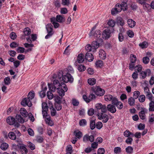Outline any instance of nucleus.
<instances>
[{
    "label": "nucleus",
    "instance_id": "obj_43",
    "mask_svg": "<svg viewBox=\"0 0 154 154\" xmlns=\"http://www.w3.org/2000/svg\"><path fill=\"white\" fill-rule=\"evenodd\" d=\"M72 147L71 145H69L67 147L66 150L67 152L66 154H71L72 153Z\"/></svg>",
    "mask_w": 154,
    "mask_h": 154
},
{
    "label": "nucleus",
    "instance_id": "obj_37",
    "mask_svg": "<svg viewBox=\"0 0 154 154\" xmlns=\"http://www.w3.org/2000/svg\"><path fill=\"white\" fill-rule=\"evenodd\" d=\"M130 60L131 63H135L137 60L136 56L133 54H131L130 56Z\"/></svg>",
    "mask_w": 154,
    "mask_h": 154
},
{
    "label": "nucleus",
    "instance_id": "obj_16",
    "mask_svg": "<svg viewBox=\"0 0 154 154\" xmlns=\"http://www.w3.org/2000/svg\"><path fill=\"white\" fill-rule=\"evenodd\" d=\"M107 110L112 113H114L116 111L115 106L111 104H109L107 105Z\"/></svg>",
    "mask_w": 154,
    "mask_h": 154
},
{
    "label": "nucleus",
    "instance_id": "obj_32",
    "mask_svg": "<svg viewBox=\"0 0 154 154\" xmlns=\"http://www.w3.org/2000/svg\"><path fill=\"white\" fill-rule=\"evenodd\" d=\"M8 136L10 139L12 140H15L16 138V135L12 132H11L9 133Z\"/></svg>",
    "mask_w": 154,
    "mask_h": 154
},
{
    "label": "nucleus",
    "instance_id": "obj_10",
    "mask_svg": "<svg viewBox=\"0 0 154 154\" xmlns=\"http://www.w3.org/2000/svg\"><path fill=\"white\" fill-rule=\"evenodd\" d=\"M17 145L20 148V152L22 154H26L27 153L28 150L24 145L18 143Z\"/></svg>",
    "mask_w": 154,
    "mask_h": 154
},
{
    "label": "nucleus",
    "instance_id": "obj_47",
    "mask_svg": "<svg viewBox=\"0 0 154 154\" xmlns=\"http://www.w3.org/2000/svg\"><path fill=\"white\" fill-rule=\"evenodd\" d=\"M95 122L94 120H91L90 122V127L91 130H93L95 128Z\"/></svg>",
    "mask_w": 154,
    "mask_h": 154
},
{
    "label": "nucleus",
    "instance_id": "obj_30",
    "mask_svg": "<svg viewBox=\"0 0 154 154\" xmlns=\"http://www.w3.org/2000/svg\"><path fill=\"white\" fill-rule=\"evenodd\" d=\"M139 46L142 49L146 48L148 46V44L146 42L144 41L139 44Z\"/></svg>",
    "mask_w": 154,
    "mask_h": 154
},
{
    "label": "nucleus",
    "instance_id": "obj_6",
    "mask_svg": "<svg viewBox=\"0 0 154 154\" xmlns=\"http://www.w3.org/2000/svg\"><path fill=\"white\" fill-rule=\"evenodd\" d=\"M62 79L63 81L65 83H72L73 81V78L70 74H67L66 75H63Z\"/></svg>",
    "mask_w": 154,
    "mask_h": 154
},
{
    "label": "nucleus",
    "instance_id": "obj_61",
    "mask_svg": "<svg viewBox=\"0 0 154 154\" xmlns=\"http://www.w3.org/2000/svg\"><path fill=\"white\" fill-rule=\"evenodd\" d=\"M54 4L55 6L57 8H59L60 6V1L59 0H55L54 1Z\"/></svg>",
    "mask_w": 154,
    "mask_h": 154
},
{
    "label": "nucleus",
    "instance_id": "obj_46",
    "mask_svg": "<svg viewBox=\"0 0 154 154\" xmlns=\"http://www.w3.org/2000/svg\"><path fill=\"white\" fill-rule=\"evenodd\" d=\"M85 49L88 51H94V49H93L92 47L90 45H89V44L85 46Z\"/></svg>",
    "mask_w": 154,
    "mask_h": 154
},
{
    "label": "nucleus",
    "instance_id": "obj_33",
    "mask_svg": "<svg viewBox=\"0 0 154 154\" xmlns=\"http://www.w3.org/2000/svg\"><path fill=\"white\" fill-rule=\"evenodd\" d=\"M23 32L25 35H28L31 33V30L28 27L24 29Z\"/></svg>",
    "mask_w": 154,
    "mask_h": 154
},
{
    "label": "nucleus",
    "instance_id": "obj_17",
    "mask_svg": "<svg viewBox=\"0 0 154 154\" xmlns=\"http://www.w3.org/2000/svg\"><path fill=\"white\" fill-rule=\"evenodd\" d=\"M7 122L9 125H13L15 122V120L13 117L9 116L7 118Z\"/></svg>",
    "mask_w": 154,
    "mask_h": 154
},
{
    "label": "nucleus",
    "instance_id": "obj_41",
    "mask_svg": "<svg viewBox=\"0 0 154 154\" xmlns=\"http://www.w3.org/2000/svg\"><path fill=\"white\" fill-rule=\"evenodd\" d=\"M116 22L113 20H109L107 23V24L110 26L114 27L115 25Z\"/></svg>",
    "mask_w": 154,
    "mask_h": 154
},
{
    "label": "nucleus",
    "instance_id": "obj_40",
    "mask_svg": "<svg viewBox=\"0 0 154 154\" xmlns=\"http://www.w3.org/2000/svg\"><path fill=\"white\" fill-rule=\"evenodd\" d=\"M112 97V95L110 94H108L104 96V99L106 101H107L111 100Z\"/></svg>",
    "mask_w": 154,
    "mask_h": 154
},
{
    "label": "nucleus",
    "instance_id": "obj_49",
    "mask_svg": "<svg viewBox=\"0 0 154 154\" xmlns=\"http://www.w3.org/2000/svg\"><path fill=\"white\" fill-rule=\"evenodd\" d=\"M135 69L136 72L137 71L138 72H140L142 70V66L140 65H137L135 67Z\"/></svg>",
    "mask_w": 154,
    "mask_h": 154
},
{
    "label": "nucleus",
    "instance_id": "obj_22",
    "mask_svg": "<svg viewBox=\"0 0 154 154\" xmlns=\"http://www.w3.org/2000/svg\"><path fill=\"white\" fill-rule=\"evenodd\" d=\"M84 55L82 54H80L78 55L77 60L79 63H81L84 60Z\"/></svg>",
    "mask_w": 154,
    "mask_h": 154
},
{
    "label": "nucleus",
    "instance_id": "obj_58",
    "mask_svg": "<svg viewBox=\"0 0 154 154\" xmlns=\"http://www.w3.org/2000/svg\"><path fill=\"white\" fill-rule=\"evenodd\" d=\"M68 11L67 9L66 8H61L60 12L62 14H65L67 13Z\"/></svg>",
    "mask_w": 154,
    "mask_h": 154
},
{
    "label": "nucleus",
    "instance_id": "obj_54",
    "mask_svg": "<svg viewBox=\"0 0 154 154\" xmlns=\"http://www.w3.org/2000/svg\"><path fill=\"white\" fill-rule=\"evenodd\" d=\"M149 61V59L147 57H144L143 58V62L145 64L148 63Z\"/></svg>",
    "mask_w": 154,
    "mask_h": 154
},
{
    "label": "nucleus",
    "instance_id": "obj_4",
    "mask_svg": "<svg viewBox=\"0 0 154 154\" xmlns=\"http://www.w3.org/2000/svg\"><path fill=\"white\" fill-rule=\"evenodd\" d=\"M92 90L96 95L98 96H103L104 94V90L100 88L99 86L93 87L92 88Z\"/></svg>",
    "mask_w": 154,
    "mask_h": 154
},
{
    "label": "nucleus",
    "instance_id": "obj_21",
    "mask_svg": "<svg viewBox=\"0 0 154 154\" xmlns=\"http://www.w3.org/2000/svg\"><path fill=\"white\" fill-rule=\"evenodd\" d=\"M46 28L47 32L54 33L53 26L51 23H49L46 25Z\"/></svg>",
    "mask_w": 154,
    "mask_h": 154
},
{
    "label": "nucleus",
    "instance_id": "obj_27",
    "mask_svg": "<svg viewBox=\"0 0 154 154\" xmlns=\"http://www.w3.org/2000/svg\"><path fill=\"white\" fill-rule=\"evenodd\" d=\"M128 23L129 26L131 28L134 27L135 25V22L132 19H129L128 20Z\"/></svg>",
    "mask_w": 154,
    "mask_h": 154
},
{
    "label": "nucleus",
    "instance_id": "obj_7",
    "mask_svg": "<svg viewBox=\"0 0 154 154\" xmlns=\"http://www.w3.org/2000/svg\"><path fill=\"white\" fill-rule=\"evenodd\" d=\"M95 107L97 109H100L102 113H105L107 111V107L105 105H102L101 103L96 104Z\"/></svg>",
    "mask_w": 154,
    "mask_h": 154
},
{
    "label": "nucleus",
    "instance_id": "obj_26",
    "mask_svg": "<svg viewBox=\"0 0 154 154\" xmlns=\"http://www.w3.org/2000/svg\"><path fill=\"white\" fill-rule=\"evenodd\" d=\"M62 99V97H60L57 95H55L54 97V100L57 103H60Z\"/></svg>",
    "mask_w": 154,
    "mask_h": 154
},
{
    "label": "nucleus",
    "instance_id": "obj_3",
    "mask_svg": "<svg viewBox=\"0 0 154 154\" xmlns=\"http://www.w3.org/2000/svg\"><path fill=\"white\" fill-rule=\"evenodd\" d=\"M57 93L60 96L62 97L65 95V93L67 91V88L66 84L63 83H60V88L57 90Z\"/></svg>",
    "mask_w": 154,
    "mask_h": 154
},
{
    "label": "nucleus",
    "instance_id": "obj_63",
    "mask_svg": "<svg viewBox=\"0 0 154 154\" xmlns=\"http://www.w3.org/2000/svg\"><path fill=\"white\" fill-rule=\"evenodd\" d=\"M94 113V110L92 108L90 109L88 111V114L90 116L93 115Z\"/></svg>",
    "mask_w": 154,
    "mask_h": 154
},
{
    "label": "nucleus",
    "instance_id": "obj_18",
    "mask_svg": "<svg viewBox=\"0 0 154 154\" xmlns=\"http://www.w3.org/2000/svg\"><path fill=\"white\" fill-rule=\"evenodd\" d=\"M85 58L89 62H91L94 59V57L92 54L91 53H87L85 56Z\"/></svg>",
    "mask_w": 154,
    "mask_h": 154
},
{
    "label": "nucleus",
    "instance_id": "obj_35",
    "mask_svg": "<svg viewBox=\"0 0 154 154\" xmlns=\"http://www.w3.org/2000/svg\"><path fill=\"white\" fill-rule=\"evenodd\" d=\"M88 83L90 85H93L96 82V80L94 78L89 79L88 80Z\"/></svg>",
    "mask_w": 154,
    "mask_h": 154
},
{
    "label": "nucleus",
    "instance_id": "obj_57",
    "mask_svg": "<svg viewBox=\"0 0 154 154\" xmlns=\"http://www.w3.org/2000/svg\"><path fill=\"white\" fill-rule=\"evenodd\" d=\"M4 81L5 85H8L10 83V79L9 77H6L4 79Z\"/></svg>",
    "mask_w": 154,
    "mask_h": 154
},
{
    "label": "nucleus",
    "instance_id": "obj_50",
    "mask_svg": "<svg viewBox=\"0 0 154 154\" xmlns=\"http://www.w3.org/2000/svg\"><path fill=\"white\" fill-rule=\"evenodd\" d=\"M47 96L48 99L50 100L52 99L54 97L53 94L50 91L47 92Z\"/></svg>",
    "mask_w": 154,
    "mask_h": 154
},
{
    "label": "nucleus",
    "instance_id": "obj_28",
    "mask_svg": "<svg viewBox=\"0 0 154 154\" xmlns=\"http://www.w3.org/2000/svg\"><path fill=\"white\" fill-rule=\"evenodd\" d=\"M91 46L94 51L96 49L99 47V43L97 41H94L91 44Z\"/></svg>",
    "mask_w": 154,
    "mask_h": 154
},
{
    "label": "nucleus",
    "instance_id": "obj_14",
    "mask_svg": "<svg viewBox=\"0 0 154 154\" xmlns=\"http://www.w3.org/2000/svg\"><path fill=\"white\" fill-rule=\"evenodd\" d=\"M45 121L47 124L50 126H52L53 125L52 121L51 120V117L50 115H47V113L45 114Z\"/></svg>",
    "mask_w": 154,
    "mask_h": 154
},
{
    "label": "nucleus",
    "instance_id": "obj_29",
    "mask_svg": "<svg viewBox=\"0 0 154 154\" xmlns=\"http://www.w3.org/2000/svg\"><path fill=\"white\" fill-rule=\"evenodd\" d=\"M135 100L134 98L131 97L128 98V102L129 105L131 106H133L134 105Z\"/></svg>",
    "mask_w": 154,
    "mask_h": 154
},
{
    "label": "nucleus",
    "instance_id": "obj_52",
    "mask_svg": "<svg viewBox=\"0 0 154 154\" xmlns=\"http://www.w3.org/2000/svg\"><path fill=\"white\" fill-rule=\"evenodd\" d=\"M145 97L144 95H140L139 97V100L140 102L142 103L145 100Z\"/></svg>",
    "mask_w": 154,
    "mask_h": 154
},
{
    "label": "nucleus",
    "instance_id": "obj_34",
    "mask_svg": "<svg viewBox=\"0 0 154 154\" xmlns=\"http://www.w3.org/2000/svg\"><path fill=\"white\" fill-rule=\"evenodd\" d=\"M117 23L121 26H123L124 24L123 19L121 17H119L117 19Z\"/></svg>",
    "mask_w": 154,
    "mask_h": 154
},
{
    "label": "nucleus",
    "instance_id": "obj_25",
    "mask_svg": "<svg viewBox=\"0 0 154 154\" xmlns=\"http://www.w3.org/2000/svg\"><path fill=\"white\" fill-rule=\"evenodd\" d=\"M74 134L77 138L80 139L82 136V133L79 131H75L74 132Z\"/></svg>",
    "mask_w": 154,
    "mask_h": 154
},
{
    "label": "nucleus",
    "instance_id": "obj_8",
    "mask_svg": "<svg viewBox=\"0 0 154 154\" xmlns=\"http://www.w3.org/2000/svg\"><path fill=\"white\" fill-rule=\"evenodd\" d=\"M147 110L145 108H141V111L139 112V115L140 118L142 119H144L146 118L145 114L147 113Z\"/></svg>",
    "mask_w": 154,
    "mask_h": 154
},
{
    "label": "nucleus",
    "instance_id": "obj_11",
    "mask_svg": "<svg viewBox=\"0 0 154 154\" xmlns=\"http://www.w3.org/2000/svg\"><path fill=\"white\" fill-rule=\"evenodd\" d=\"M150 70L149 69H146L144 71H142L140 73V78L141 79H145L147 75H149L150 73Z\"/></svg>",
    "mask_w": 154,
    "mask_h": 154
},
{
    "label": "nucleus",
    "instance_id": "obj_64",
    "mask_svg": "<svg viewBox=\"0 0 154 154\" xmlns=\"http://www.w3.org/2000/svg\"><path fill=\"white\" fill-rule=\"evenodd\" d=\"M103 125L101 122H98L96 124L97 128L98 129H100L103 127Z\"/></svg>",
    "mask_w": 154,
    "mask_h": 154
},
{
    "label": "nucleus",
    "instance_id": "obj_55",
    "mask_svg": "<svg viewBox=\"0 0 154 154\" xmlns=\"http://www.w3.org/2000/svg\"><path fill=\"white\" fill-rule=\"evenodd\" d=\"M140 94V92L138 91H136L134 92L133 97L135 99H137Z\"/></svg>",
    "mask_w": 154,
    "mask_h": 154
},
{
    "label": "nucleus",
    "instance_id": "obj_48",
    "mask_svg": "<svg viewBox=\"0 0 154 154\" xmlns=\"http://www.w3.org/2000/svg\"><path fill=\"white\" fill-rule=\"evenodd\" d=\"M126 151L128 153H131L133 152V149L131 146H129L125 149Z\"/></svg>",
    "mask_w": 154,
    "mask_h": 154
},
{
    "label": "nucleus",
    "instance_id": "obj_31",
    "mask_svg": "<svg viewBox=\"0 0 154 154\" xmlns=\"http://www.w3.org/2000/svg\"><path fill=\"white\" fill-rule=\"evenodd\" d=\"M8 147V145L5 143L2 144L0 146L1 149L3 150H5L7 149Z\"/></svg>",
    "mask_w": 154,
    "mask_h": 154
},
{
    "label": "nucleus",
    "instance_id": "obj_44",
    "mask_svg": "<svg viewBox=\"0 0 154 154\" xmlns=\"http://www.w3.org/2000/svg\"><path fill=\"white\" fill-rule=\"evenodd\" d=\"M103 61L98 60L95 63V65L97 67H101L103 65Z\"/></svg>",
    "mask_w": 154,
    "mask_h": 154
},
{
    "label": "nucleus",
    "instance_id": "obj_13",
    "mask_svg": "<svg viewBox=\"0 0 154 154\" xmlns=\"http://www.w3.org/2000/svg\"><path fill=\"white\" fill-rule=\"evenodd\" d=\"M42 107L43 116V117H44L45 116V114L47 113V112L48 110V107L46 103H43L42 104Z\"/></svg>",
    "mask_w": 154,
    "mask_h": 154
},
{
    "label": "nucleus",
    "instance_id": "obj_42",
    "mask_svg": "<svg viewBox=\"0 0 154 154\" xmlns=\"http://www.w3.org/2000/svg\"><path fill=\"white\" fill-rule=\"evenodd\" d=\"M124 135L127 137H129L130 135H132L133 136L134 134L133 133L130 132L128 130H126L124 133Z\"/></svg>",
    "mask_w": 154,
    "mask_h": 154
},
{
    "label": "nucleus",
    "instance_id": "obj_53",
    "mask_svg": "<svg viewBox=\"0 0 154 154\" xmlns=\"http://www.w3.org/2000/svg\"><path fill=\"white\" fill-rule=\"evenodd\" d=\"M114 151L115 153L116 154L120 153L121 152V149L119 147H115L114 149Z\"/></svg>",
    "mask_w": 154,
    "mask_h": 154
},
{
    "label": "nucleus",
    "instance_id": "obj_51",
    "mask_svg": "<svg viewBox=\"0 0 154 154\" xmlns=\"http://www.w3.org/2000/svg\"><path fill=\"white\" fill-rule=\"evenodd\" d=\"M78 69L80 72H82L85 69V67L84 66L80 65L78 66Z\"/></svg>",
    "mask_w": 154,
    "mask_h": 154
},
{
    "label": "nucleus",
    "instance_id": "obj_23",
    "mask_svg": "<svg viewBox=\"0 0 154 154\" xmlns=\"http://www.w3.org/2000/svg\"><path fill=\"white\" fill-rule=\"evenodd\" d=\"M51 22L53 24L54 27L55 28H57L59 26V24L56 21L55 18V17H53L51 19Z\"/></svg>",
    "mask_w": 154,
    "mask_h": 154
},
{
    "label": "nucleus",
    "instance_id": "obj_45",
    "mask_svg": "<svg viewBox=\"0 0 154 154\" xmlns=\"http://www.w3.org/2000/svg\"><path fill=\"white\" fill-rule=\"evenodd\" d=\"M16 118L19 122L21 123H23L24 122V121L23 119L20 115H17L16 116Z\"/></svg>",
    "mask_w": 154,
    "mask_h": 154
},
{
    "label": "nucleus",
    "instance_id": "obj_60",
    "mask_svg": "<svg viewBox=\"0 0 154 154\" xmlns=\"http://www.w3.org/2000/svg\"><path fill=\"white\" fill-rule=\"evenodd\" d=\"M105 152L104 149L103 148H99L97 151V154H104Z\"/></svg>",
    "mask_w": 154,
    "mask_h": 154
},
{
    "label": "nucleus",
    "instance_id": "obj_39",
    "mask_svg": "<svg viewBox=\"0 0 154 154\" xmlns=\"http://www.w3.org/2000/svg\"><path fill=\"white\" fill-rule=\"evenodd\" d=\"M149 110L151 111H154V100L150 101L149 103Z\"/></svg>",
    "mask_w": 154,
    "mask_h": 154
},
{
    "label": "nucleus",
    "instance_id": "obj_56",
    "mask_svg": "<svg viewBox=\"0 0 154 154\" xmlns=\"http://www.w3.org/2000/svg\"><path fill=\"white\" fill-rule=\"evenodd\" d=\"M25 49L21 47H19L17 49V51L18 53H22L24 52Z\"/></svg>",
    "mask_w": 154,
    "mask_h": 154
},
{
    "label": "nucleus",
    "instance_id": "obj_20",
    "mask_svg": "<svg viewBox=\"0 0 154 154\" xmlns=\"http://www.w3.org/2000/svg\"><path fill=\"white\" fill-rule=\"evenodd\" d=\"M99 56L103 60H104L106 57V53L104 50H100L99 52Z\"/></svg>",
    "mask_w": 154,
    "mask_h": 154
},
{
    "label": "nucleus",
    "instance_id": "obj_62",
    "mask_svg": "<svg viewBox=\"0 0 154 154\" xmlns=\"http://www.w3.org/2000/svg\"><path fill=\"white\" fill-rule=\"evenodd\" d=\"M86 121L85 119H82L79 122V124L80 126H84L86 124Z\"/></svg>",
    "mask_w": 154,
    "mask_h": 154
},
{
    "label": "nucleus",
    "instance_id": "obj_19",
    "mask_svg": "<svg viewBox=\"0 0 154 154\" xmlns=\"http://www.w3.org/2000/svg\"><path fill=\"white\" fill-rule=\"evenodd\" d=\"M55 18L56 21L59 23H62L65 21V18L64 16H62L60 15H57Z\"/></svg>",
    "mask_w": 154,
    "mask_h": 154
},
{
    "label": "nucleus",
    "instance_id": "obj_15",
    "mask_svg": "<svg viewBox=\"0 0 154 154\" xmlns=\"http://www.w3.org/2000/svg\"><path fill=\"white\" fill-rule=\"evenodd\" d=\"M101 32L99 30H97L94 33L93 32L92 34V35H93L94 37L97 39H99L97 40L98 41L101 42L102 41V39L101 38H99L101 36Z\"/></svg>",
    "mask_w": 154,
    "mask_h": 154
},
{
    "label": "nucleus",
    "instance_id": "obj_24",
    "mask_svg": "<svg viewBox=\"0 0 154 154\" xmlns=\"http://www.w3.org/2000/svg\"><path fill=\"white\" fill-rule=\"evenodd\" d=\"M20 112L21 114L24 117H26L28 116L27 112L24 108H21L20 110Z\"/></svg>",
    "mask_w": 154,
    "mask_h": 154
},
{
    "label": "nucleus",
    "instance_id": "obj_1",
    "mask_svg": "<svg viewBox=\"0 0 154 154\" xmlns=\"http://www.w3.org/2000/svg\"><path fill=\"white\" fill-rule=\"evenodd\" d=\"M126 5L125 4L120 5L118 4L116 5L114 8L111 10V13L112 15H114L120 12L122 10H126Z\"/></svg>",
    "mask_w": 154,
    "mask_h": 154
},
{
    "label": "nucleus",
    "instance_id": "obj_5",
    "mask_svg": "<svg viewBox=\"0 0 154 154\" xmlns=\"http://www.w3.org/2000/svg\"><path fill=\"white\" fill-rule=\"evenodd\" d=\"M97 116L99 119L102 120L103 123H106L109 119L108 115L104 113L99 112L97 114Z\"/></svg>",
    "mask_w": 154,
    "mask_h": 154
},
{
    "label": "nucleus",
    "instance_id": "obj_59",
    "mask_svg": "<svg viewBox=\"0 0 154 154\" xmlns=\"http://www.w3.org/2000/svg\"><path fill=\"white\" fill-rule=\"evenodd\" d=\"M28 146L31 150H33L35 149V146L34 144L30 142H28Z\"/></svg>",
    "mask_w": 154,
    "mask_h": 154
},
{
    "label": "nucleus",
    "instance_id": "obj_2",
    "mask_svg": "<svg viewBox=\"0 0 154 154\" xmlns=\"http://www.w3.org/2000/svg\"><path fill=\"white\" fill-rule=\"evenodd\" d=\"M48 86L49 90L53 92L55 91L56 90L59 88L60 86V84L59 81L55 79L53 81V84H48Z\"/></svg>",
    "mask_w": 154,
    "mask_h": 154
},
{
    "label": "nucleus",
    "instance_id": "obj_9",
    "mask_svg": "<svg viewBox=\"0 0 154 154\" xmlns=\"http://www.w3.org/2000/svg\"><path fill=\"white\" fill-rule=\"evenodd\" d=\"M21 104L23 106H27L29 107L32 106V103L30 100L28 98H25L21 102Z\"/></svg>",
    "mask_w": 154,
    "mask_h": 154
},
{
    "label": "nucleus",
    "instance_id": "obj_38",
    "mask_svg": "<svg viewBox=\"0 0 154 154\" xmlns=\"http://www.w3.org/2000/svg\"><path fill=\"white\" fill-rule=\"evenodd\" d=\"M35 96V94L33 91H32L29 92L28 94V98L29 99L32 100L33 98H34V97Z\"/></svg>",
    "mask_w": 154,
    "mask_h": 154
},
{
    "label": "nucleus",
    "instance_id": "obj_12",
    "mask_svg": "<svg viewBox=\"0 0 154 154\" xmlns=\"http://www.w3.org/2000/svg\"><path fill=\"white\" fill-rule=\"evenodd\" d=\"M111 32L109 29H107L104 30L102 33V36L103 39H107L110 36Z\"/></svg>",
    "mask_w": 154,
    "mask_h": 154
},
{
    "label": "nucleus",
    "instance_id": "obj_36",
    "mask_svg": "<svg viewBox=\"0 0 154 154\" xmlns=\"http://www.w3.org/2000/svg\"><path fill=\"white\" fill-rule=\"evenodd\" d=\"M146 95V96L147 98H148L150 101L154 100V97L151 92Z\"/></svg>",
    "mask_w": 154,
    "mask_h": 154
}]
</instances>
